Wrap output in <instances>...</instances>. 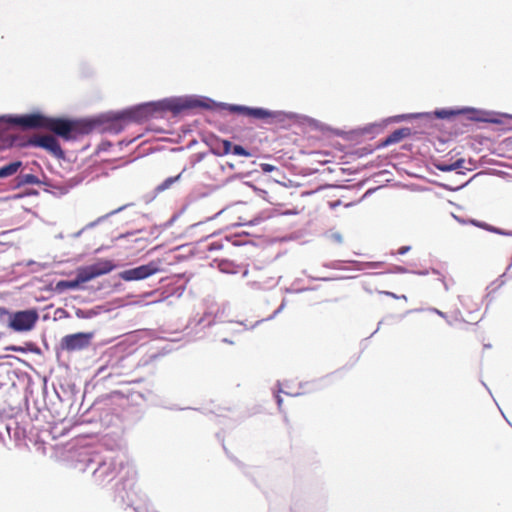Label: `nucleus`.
Returning <instances> with one entry per match:
<instances>
[{"label":"nucleus","instance_id":"obj_1","mask_svg":"<svg viewBox=\"0 0 512 512\" xmlns=\"http://www.w3.org/2000/svg\"><path fill=\"white\" fill-rule=\"evenodd\" d=\"M227 110L255 119H273L277 122L294 120L296 114L284 111H272L262 107L217 102L202 95H183L163 98L158 101L140 103L117 112H107L92 118L69 119L65 117H49L40 112L22 115H0V129L19 127L23 129H46L66 141L75 140L79 136L93 130L119 134L128 123H140L160 112L169 111L173 115L183 112L201 110Z\"/></svg>","mask_w":512,"mask_h":512},{"label":"nucleus","instance_id":"obj_2","mask_svg":"<svg viewBox=\"0 0 512 512\" xmlns=\"http://www.w3.org/2000/svg\"><path fill=\"white\" fill-rule=\"evenodd\" d=\"M73 467L81 472H89L93 482L105 486L118 480L123 469L131 467L125 464L124 458L112 451L100 452L93 447H83L71 456Z\"/></svg>","mask_w":512,"mask_h":512},{"label":"nucleus","instance_id":"obj_3","mask_svg":"<svg viewBox=\"0 0 512 512\" xmlns=\"http://www.w3.org/2000/svg\"><path fill=\"white\" fill-rule=\"evenodd\" d=\"M136 471L133 467L123 469L120 478L113 486L112 499L122 509L131 508L134 512H149L148 503L135 490Z\"/></svg>","mask_w":512,"mask_h":512},{"label":"nucleus","instance_id":"obj_4","mask_svg":"<svg viewBox=\"0 0 512 512\" xmlns=\"http://www.w3.org/2000/svg\"><path fill=\"white\" fill-rule=\"evenodd\" d=\"M430 113L431 117L434 115L438 119H451L458 115H466L470 121L474 122H484V123H493L500 124L501 120L495 117V113L487 110L477 109L473 107H461V108H441L436 109L432 113Z\"/></svg>","mask_w":512,"mask_h":512},{"label":"nucleus","instance_id":"obj_5","mask_svg":"<svg viewBox=\"0 0 512 512\" xmlns=\"http://www.w3.org/2000/svg\"><path fill=\"white\" fill-rule=\"evenodd\" d=\"M0 312L8 315V327L15 332L31 331L39 319V313L35 308L14 312L0 308Z\"/></svg>","mask_w":512,"mask_h":512},{"label":"nucleus","instance_id":"obj_6","mask_svg":"<svg viewBox=\"0 0 512 512\" xmlns=\"http://www.w3.org/2000/svg\"><path fill=\"white\" fill-rule=\"evenodd\" d=\"M113 416L108 409L99 411L96 407H91L84 412L77 420L78 425L90 424L94 426L93 433H99L102 428H107L112 424Z\"/></svg>","mask_w":512,"mask_h":512},{"label":"nucleus","instance_id":"obj_7","mask_svg":"<svg viewBox=\"0 0 512 512\" xmlns=\"http://www.w3.org/2000/svg\"><path fill=\"white\" fill-rule=\"evenodd\" d=\"M161 261H150L147 264H143L131 269L121 271L118 276L124 281H140L144 280L161 271Z\"/></svg>","mask_w":512,"mask_h":512},{"label":"nucleus","instance_id":"obj_8","mask_svg":"<svg viewBox=\"0 0 512 512\" xmlns=\"http://www.w3.org/2000/svg\"><path fill=\"white\" fill-rule=\"evenodd\" d=\"M93 337V332L68 334L61 339L60 345L63 350L68 352L81 351L90 346Z\"/></svg>","mask_w":512,"mask_h":512},{"label":"nucleus","instance_id":"obj_9","mask_svg":"<svg viewBox=\"0 0 512 512\" xmlns=\"http://www.w3.org/2000/svg\"><path fill=\"white\" fill-rule=\"evenodd\" d=\"M29 145L47 150L57 159H64L65 153L57 138L50 135H38L29 140Z\"/></svg>","mask_w":512,"mask_h":512},{"label":"nucleus","instance_id":"obj_10","mask_svg":"<svg viewBox=\"0 0 512 512\" xmlns=\"http://www.w3.org/2000/svg\"><path fill=\"white\" fill-rule=\"evenodd\" d=\"M228 308V304H222L215 312L209 308L204 316L197 320L196 325L211 326L215 322H223L226 318V310Z\"/></svg>","mask_w":512,"mask_h":512},{"label":"nucleus","instance_id":"obj_11","mask_svg":"<svg viewBox=\"0 0 512 512\" xmlns=\"http://www.w3.org/2000/svg\"><path fill=\"white\" fill-rule=\"evenodd\" d=\"M412 134L411 128L409 127H402L394 130L392 133H390L385 139H383L378 145L377 148H385L390 145L399 143L403 139L409 137Z\"/></svg>","mask_w":512,"mask_h":512},{"label":"nucleus","instance_id":"obj_12","mask_svg":"<svg viewBox=\"0 0 512 512\" xmlns=\"http://www.w3.org/2000/svg\"><path fill=\"white\" fill-rule=\"evenodd\" d=\"M328 377L329 376L327 375L325 377L315 379V380H312L309 382L300 383L299 388L301 389V391H297L295 393H290V392L284 391L282 389H279V392H282V393H285V394L291 395V396H299L304 393L317 391V390L322 389L325 386V382L328 379Z\"/></svg>","mask_w":512,"mask_h":512},{"label":"nucleus","instance_id":"obj_13","mask_svg":"<svg viewBox=\"0 0 512 512\" xmlns=\"http://www.w3.org/2000/svg\"><path fill=\"white\" fill-rule=\"evenodd\" d=\"M6 426H9V434H7L8 442L10 446L13 444L14 446L20 445L25 438V430L19 426L18 422L10 419L8 422H5Z\"/></svg>","mask_w":512,"mask_h":512},{"label":"nucleus","instance_id":"obj_14","mask_svg":"<svg viewBox=\"0 0 512 512\" xmlns=\"http://www.w3.org/2000/svg\"><path fill=\"white\" fill-rule=\"evenodd\" d=\"M186 168H184L178 175L166 178L162 183L157 185L154 189V195L147 199V195L144 196L145 203L150 202L157 194L164 192L169 189L174 183L178 182L181 179L182 174L185 172Z\"/></svg>","mask_w":512,"mask_h":512},{"label":"nucleus","instance_id":"obj_15","mask_svg":"<svg viewBox=\"0 0 512 512\" xmlns=\"http://www.w3.org/2000/svg\"><path fill=\"white\" fill-rule=\"evenodd\" d=\"M108 311L109 309H107L104 305H97L88 309L77 308L75 310V315L79 319H92Z\"/></svg>","mask_w":512,"mask_h":512},{"label":"nucleus","instance_id":"obj_16","mask_svg":"<svg viewBox=\"0 0 512 512\" xmlns=\"http://www.w3.org/2000/svg\"><path fill=\"white\" fill-rule=\"evenodd\" d=\"M42 184L46 186L45 192L51 193L56 197H61L67 194V189L64 187L63 181H55L46 179L42 181Z\"/></svg>","mask_w":512,"mask_h":512},{"label":"nucleus","instance_id":"obj_17","mask_svg":"<svg viewBox=\"0 0 512 512\" xmlns=\"http://www.w3.org/2000/svg\"><path fill=\"white\" fill-rule=\"evenodd\" d=\"M76 274L81 284L86 283L99 276L93 264L79 268Z\"/></svg>","mask_w":512,"mask_h":512},{"label":"nucleus","instance_id":"obj_18","mask_svg":"<svg viewBox=\"0 0 512 512\" xmlns=\"http://www.w3.org/2000/svg\"><path fill=\"white\" fill-rule=\"evenodd\" d=\"M464 163L465 160L463 158H459L450 164L443 161H437L434 163V167L442 172H450L464 168Z\"/></svg>","mask_w":512,"mask_h":512},{"label":"nucleus","instance_id":"obj_19","mask_svg":"<svg viewBox=\"0 0 512 512\" xmlns=\"http://www.w3.org/2000/svg\"><path fill=\"white\" fill-rule=\"evenodd\" d=\"M22 165L23 163L20 160L12 161L3 165L0 167V179L16 174Z\"/></svg>","mask_w":512,"mask_h":512},{"label":"nucleus","instance_id":"obj_20","mask_svg":"<svg viewBox=\"0 0 512 512\" xmlns=\"http://www.w3.org/2000/svg\"><path fill=\"white\" fill-rule=\"evenodd\" d=\"M472 225L479 227L481 229H484L486 231H489L491 233L499 234V235H512V231L510 230H504L502 228H498L495 226H492L486 222H482L479 220L471 219L469 221Z\"/></svg>","mask_w":512,"mask_h":512},{"label":"nucleus","instance_id":"obj_21","mask_svg":"<svg viewBox=\"0 0 512 512\" xmlns=\"http://www.w3.org/2000/svg\"><path fill=\"white\" fill-rule=\"evenodd\" d=\"M132 204L129 203V204H125L115 210H112L110 211L109 213L103 215V216H100L98 217L95 221H92V222H89L88 224H86L83 228L84 230H88V229H92L94 227H96L97 225H99L100 223H102L103 221H105L106 219H108L109 217L113 216V215H116L120 212H122L123 210H125L127 207L131 206Z\"/></svg>","mask_w":512,"mask_h":512},{"label":"nucleus","instance_id":"obj_22","mask_svg":"<svg viewBox=\"0 0 512 512\" xmlns=\"http://www.w3.org/2000/svg\"><path fill=\"white\" fill-rule=\"evenodd\" d=\"M211 153L216 156H224L230 153L231 151V141L227 139H222L218 141L217 146H212L210 149Z\"/></svg>","mask_w":512,"mask_h":512},{"label":"nucleus","instance_id":"obj_23","mask_svg":"<svg viewBox=\"0 0 512 512\" xmlns=\"http://www.w3.org/2000/svg\"><path fill=\"white\" fill-rule=\"evenodd\" d=\"M81 285V282L76 275L74 279L71 280H60L56 283L55 290L59 293L65 291L66 289H77Z\"/></svg>","mask_w":512,"mask_h":512},{"label":"nucleus","instance_id":"obj_24","mask_svg":"<svg viewBox=\"0 0 512 512\" xmlns=\"http://www.w3.org/2000/svg\"><path fill=\"white\" fill-rule=\"evenodd\" d=\"M218 268L222 273L236 274L239 270V265L228 259H222L218 262Z\"/></svg>","mask_w":512,"mask_h":512},{"label":"nucleus","instance_id":"obj_25","mask_svg":"<svg viewBox=\"0 0 512 512\" xmlns=\"http://www.w3.org/2000/svg\"><path fill=\"white\" fill-rule=\"evenodd\" d=\"M93 265L96 268L99 276L107 274L115 268V265L112 263V261L107 259H101L96 263H93Z\"/></svg>","mask_w":512,"mask_h":512},{"label":"nucleus","instance_id":"obj_26","mask_svg":"<svg viewBox=\"0 0 512 512\" xmlns=\"http://www.w3.org/2000/svg\"><path fill=\"white\" fill-rule=\"evenodd\" d=\"M84 179V175L79 173L74 175L73 177H70L69 179L64 180L63 184L64 187L67 189V194L70 192L71 189L80 185L84 181Z\"/></svg>","mask_w":512,"mask_h":512},{"label":"nucleus","instance_id":"obj_27","mask_svg":"<svg viewBox=\"0 0 512 512\" xmlns=\"http://www.w3.org/2000/svg\"><path fill=\"white\" fill-rule=\"evenodd\" d=\"M21 264H23L26 267H30V271L33 273H39L51 267L49 263H41L36 262L34 260H27L25 262H22Z\"/></svg>","mask_w":512,"mask_h":512},{"label":"nucleus","instance_id":"obj_28","mask_svg":"<svg viewBox=\"0 0 512 512\" xmlns=\"http://www.w3.org/2000/svg\"><path fill=\"white\" fill-rule=\"evenodd\" d=\"M17 176L20 179V183L22 184V186H25V185H41L42 184V181L37 176H35L34 174L19 173Z\"/></svg>","mask_w":512,"mask_h":512},{"label":"nucleus","instance_id":"obj_29","mask_svg":"<svg viewBox=\"0 0 512 512\" xmlns=\"http://www.w3.org/2000/svg\"><path fill=\"white\" fill-rule=\"evenodd\" d=\"M9 426H6L5 422H0V447L10 449L7 434H9Z\"/></svg>","mask_w":512,"mask_h":512},{"label":"nucleus","instance_id":"obj_30","mask_svg":"<svg viewBox=\"0 0 512 512\" xmlns=\"http://www.w3.org/2000/svg\"><path fill=\"white\" fill-rule=\"evenodd\" d=\"M429 116H430L429 112L412 113V114H400V115H396V116L392 117V120L394 122H401V121H404V120H407V119H411V118H422V117L429 118Z\"/></svg>","mask_w":512,"mask_h":512},{"label":"nucleus","instance_id":"obj_31","mask_svg":"<svg viewBox=\"0 0 512 512\" xmlns=\"http://www.w3.org/2000/svg\"><path fill=\"white\" fill-rule=\"evenodd\" d=\"M230 153H232L233 155H236V156H244V157H250L251 156L250 151H248L244 146L239 145V144L233 145L231 143V151H230Z\"/></svg>","mask_w":512,"mask_h":512},{"label":"nucleus","instance_id":"obj_32","mask_svg":"<svg viewBox=\"0 0 512 512\" xmlns=\"http://www.w3.org/2000/svg\"><path fill=\"white\" fill-rule=\"evenodd\" d=\"M286 306V299H283L281 304L279 305V307L273 312L272 315H270L268 318H266V320H272L274 319L280 312L283 311V309L285 308ZM265 321V319H262V320H259L257 322H255L254 325L251 326V329L256 327L259 323Z\"/></svg>","mask_w":512,"mask_h":512},{"label":"nucleus","instance_id":"obj_33","mask_svg":"<svg viewBox=\"0 0 512 512\" xmlns=\"http://www.w3.org/2000/svg\"><path fill=\"white\" fill-rule=\"evenodd\" d=\"M226 241L231 243L233 246H243L248 243L246 240H244L242 235H235L231 238L227 237Z\"/></svg>","mask_w":512,"mask_h":512},{"label":"nucleus","instance_id":"obj_34","mask_svg":"<svg viewBox=\"0 0 512 512\" xmlns=\"http://www.w3.org/2000/svg\"><path fill=\"white\" fill-rule=\"evenodd\" d=\"M26 346L27 347L13 345V346L8 347L7 349L10 350V351L21 352V353H25L27 351H35L33 349L34 344L28 343Z\"/></svg>","mask_w":512,"mask_h":512},{"label":"nucleus","instance_id":"obj_35","mask_svg":"<svg viewBox=\"0 0 512 512\" xmlns=\"http://www.w3.org/2000/svg\"><path fill=\"white\" fill-rule=\"evenodd\" d=\"M354 263L360 265V267H358V270H362V269H365V268L375 269V268H379L382 265L381 262H364V263H359V262L354 261Z\"/></svg>","mask_w":512,"mask_h":512},{"label":"nucleus","instance_id":"obj_36","mask_svg":"<svg viewBox=\"0 0 512 512\" xmlns=\"http://www.w3.org/2000/svg\"><path fill=\"white\" fill-rule=\"evenodd\" d=\"M223 247H224V244L222 241H214L209 244L208 251L212 252V251L221 250V249H223Z\"/></svg>","mask_w":512,"mask_h":512},{"label":"nucleus","instance_id":"obj_37","mask_svg":"<svg viewBox=\"0 0 512 512\" xmlns=\"http://www.w3.org/2000/svg\"><path fill=\"white\" fill-rule=\"evenodd\" d=\"M205 157L204 153H196L193 154L190 158L192 166H195L197 163L201 162Z\"/></svg>","mask_w":512,"mask_h":512},{"label":"nucleus","instance_id":"obj_38","mask_svg":"<svg viewBox=\"0 0 512 512\" xmlns=\"http://www.w3.org/2000/svg\"><path fill=\"white\" fill-rule=\"evenodd\" d=\"M260 167H261L262 172H264V173H270L274 170H277V167H275L274 165L269 164V163H262V164H260Z\"/></svg>","mask_w":512,"mask_h":512},{"label":"nucleus","instance_id":"obj_39","mask_svg":"<svg viewBox=\"0 0 512 512\" xmlns=\"http://www.w3.org/2000/svg\"><path fill=\"white\" fill-rule=\"evenodd\" d=\"M328 237L338 244H342L343 242V237L339 232H333Z\"/></svg>","mask_w":512,"mask_h":512},{"label":"nucleus","instance_id":"obj_40","mask_svg":"<svg viewBox=\"0 0 512 512\" xmlns=\"http://www.w3.org/2000/svg\"><path fill=\"white\" fill-rule=\"evenodd\" d=\"M21 187H23V186H22V184L20 183V179L18 178V176H16V177L12 180V182H11V184H10V189H12V190H16V189H19V188H21Z\"/></svg>","mask_w":512,"mask_h":512},{"label":"nucleus","instance_id":"obj_41","mask_svg":"<svg viewBox=\"0 0 512 512\" xmlns=\"http://www.w3.org/2000/svg\"><path fill=\"white\" fill-rule=\"evenodd\" d=\"M392 272L398 273V274H405L408 272V269L404 266L395 265L392 269Z\"/></svg>","mask_w":512,"mask_h":512},{"label":"nucleus","instance_id":"obj_42","mask_svg":"<svg viewBox=\"0 0 512 512\" xmlns=\"http://www.w3.org/2000/svg\"><path fill=\"white\" fill-rule=\"evenodd\" d=\"M341 263H342V261L337 260V261H333L329 264H324V266L328 267V268H332V269H341Z\"/></svg>","mask_w":512,"mask_h":512},{"label":"nucleus","instance_id":"obj_43","mask_svg":"<svg viewBox=\"0 0 512 512\" xmlns=\"http://www.w3.org/2000/svg\"><path fill=\"white\" fill-rule=\"evenodd\" d=\"M380 293L381 294H385V295L390 296V297H393L395 299H400V298L405 299V300L407 299L405 295L398 296L395 293L389 292V291H381Z\"/></svg>","mask_w":512,"mask_h":512},{"label":"nucleus","instance_id":"obj_44","mask_svg":"<svg viewBox=\"0 0 512 512\" xmlns=\"http://www.w3.org/2000/svg\"><path fill=\"white\" fill-rule=\"evenodd\" d=\"M111 146V142L109 141H103L101 142V144L99 145V150L100 151H107L109 149V147Z\"/></svg>","mask_w":512,"mask_h":512},{"label":"nucleus","instance_id":"obj_45","mask_svg":"<svg viewBox=\"0 0 512 512\" xmlns=\"http://www.w3.org/2000/svg\"><path fill=\"white\" fill-rule=\"evenodd\" d=\"M411 250V246H402L398 249L397 253L399 255H405L406 253H408L409 251Z\"/></svg>","mask_w":512,"mask_h":512},{"label":"nucleus","instance_id":"obj_46","mask_svg":"<svg viewBox=\"0 0 512 512\" xmlns=\"http://www.w3.org/2000/svg\"><path fill=\"white\" fill-rule=\"evenodd\" d=\"M429 310H430L431 312H433V313H435V314L439 315L440 317H442V318H444V319H447V315H446L444 312H442V311L438 310L437 308H430Z\"/></svg>","mask_w":512,"mask_h":512},{"label":"nucleus","instance_id":"obj_47","mask_svg":"<svg viewBox=\"0 0 512 512\" xmlns=\"http://www.w3.org/2000/svg\"><path fill=\"white\" fill-rule=\"evenodd\" d=\"M160 234V229L159 227L155 226L151 229L150 231V235L153 236L154 238H157Z\"/></svg>","mask_w":512,"mask_h":512},{"label":"nucleus","instance_id":"obj_48","mask_svg":"<svg viewBox=\"0 0 512 512\" xmlns=\"http://www.w3.org/2000/svg\"><path fill=\"white\" fill-rule=\"evenodd\" d=\"M309 290V288H300V289H297V290H292L291 288H286L285 291L287 293H292V292H296V293H300V292H304V291H307Z\"/></svg>","mask_w":512,"mask_h":512},{"label":"nucleus","instance_id":"obj_49","mask_svg":"<svg viewBox=\"0 0 512 512\" xmlns=\"http://www.w3.org/2000/svg\"><path fill=\"white\" fill-rule=\"evenodd\" d=\"M140 232H143V230H142V229H140V230H137V231H133V232H128V233H125V234H121V235L119 236V238H125V237H127V236L134 235V234H136V233H140Z\"/></svg>","mask_w":512,"mask_h":512},{"label":"nucleus","instance_id":"obj_50","mask_svg":"<svg viewBox=\"0 0 512 512\" xmlns=\"http://www.w3.org/2000/svg\"><path fill=\"white\" fill-rule=\"evenodd\" d=\"M275 399H276V402H277L278 408L280 409V408H281V406H282L283 399H282V397H281L279 394H276V395H275Z\"/></svg>","mask_w":512,"mask_h":512},{"label":"nucleus","instance_id":"obj_51","mask_svg":"<svg viewBox=\"0 0 512 512\" xmlns=\"http://www.w3.org/2000/svg\"><path fill=\"white\" fill-rule=\"evenodd\" d=\"M414 273L417 274V275L425 276V275H428L429 270H427V269L419 270V271H415Z\"/></svg>","mask_w":512,"mask_h":512},{"label":"nucleus","instance_id":"obj_52","mask_svg":"<svg viewBox=\"0 0 512 512\" xmlns=\"http://www.w3.org/2000/svg\"><path fill=\"white\" fill-rule=\"evenodd\" d=\"M84 231H85V230H84V228H82L81 230H79V231L75 232L72 236H73L74 238H78V237H80V236L82 235V233H83Z\"/></svg>","mask_w":512,"mask_h":512},{"label":"nucleus","instance_id":"obj_53","mask_svg":"<svg viewBox=\"0 0 512 512\" xmlns=\"http://www.w3.org/2000/svg\"><path fill=\"white\" fill-rule=\"evenodd\" d=\"M310 278L314 279V280H321V281H330V280H332V278H329V277H321V278L310 277Z\"/></svg>","mask_w":512,"mask_h":512},{"label":"nucleus","instance_id":"obj_54","mask_svg":"<svg viewBox=\"0 0 512 512\" xmlns=\"http://www.w3.org/2000/svg\"><path fill=\"white\" fill-rule=\"evenodd\" d=\"M440 281L443 283L444 289H445L446 291H447V290H449V287H448L447 283L445 282V280H444V277H443V276L440 278Z\"/></svg>","mask_w":512,"mask_h":512},{"label":"nucleus","instance_id":"obj_55","mask_svg":"<svg viewBox=\"0 0 512 512\" xmlns=\"http://www.w3.org/2000/svg\"><path fill=\"white\" fill-rule=\"evenodd\" d=\"M37 194H38V192L36 190H30L25 195H37Z\"/></svg>","mask_w":512,"mask_h":512},{"label":"nucleus","instance_id":"obj_56","mask_svg":"<svg viewBox=\"0 0 512 512\" xmlns=\"http://www.w3.org/2000/svg\"><path fill=\"white\" fill-rule=\"evenodd\" d=\"M374 191V189H368L365 194H364V197L368 196V195H371V193Z\"/></svg>","mask_w":512,"mask_h":512},{"label":"nucleus","instance_id":"obj_57","mask_svg":"<svg viewBox=\"0 0 512 512\" xmlns=\"http://www.w3.org/2000/svg\"><path fill=\"white\" fill-rule=\"evenodd\" d=\"M431 272H432L433 274L440 275V272H439L437 269H435V268H432V269H431Z\"/></svg>","mask_w":512,"mask_h":512},{"label":"nucleus","instance_id":"obj_58","mask_svg":"<svg viewBox=\"0 0 512 512\" xmlns=\"http://www.w3.org/2000/svg\"><path fill=\"white\" fill-rule=\"evenodd\" d=\"M226 165H227L230 169H232V170L235 168V166H234V164H233V163H229V162H228Z\"/></svg>","mask_w":512,"mask_h":512},{"label":"nucleus","instance_id":"obj_59","mask_svg":"<svg viewBox=\"0 0 512 512\" xmlns=\"http://www.w3.org/2000/svg\"><path fill=\"white\" fill-rule=\"evenodd\" d=\"M23 196H24V194H18V195H15V196H14V198H15V199H20V198H22Z\"/></svg>","mask_w":512,"mask_h":512},{"label":"nucleus","instance_id":"obj_60","mask_svg":"<svg viewBox=\"0 0 512 512\" xmlns=\"http://www.w3.org/2000/svg\"><path fill=\"white\" fill-rule=\"evenodd\" d=\"M256 223H257V221H256V220H253V221H250V222L248 223V225L253 226V225H255Z\"/></svg>","mask_w":512,"mask_h":512},{"label":"nucleus","instance_id":"obj_61","mask_svg":"<svg viewBox=\"0 0 512 512\" xmlns=\"http://www.w3.org/2000/svg\"><path fill=\"white\" fill-rule=\"evenodd\" d=\"M456 220H458V222H460V223L464 222L463 220L459 219V217H456Z\"/></svg>","mask_w":512,"mask_h":512},{"label":"nucleus","instance_id":"obj_62","mask_svg":"<svg viewBox=\"0 0 512 512\" xmlns=\"http://www.w3.org/2000/svg\"><path fill=\"white\" fill-rule=\"evenodd\" d=\"M456 220H458V222H460V223L464 222L463 220L459 219V217H456Z\"/></svg>","mask_w":512,"mask_h":512},{"label":"nucleus","instance_id":"obj_63","mask_svg":"<svg viewBox=\"0 0 512 512\" xmlns=\"http://www.w3.org/2000/svg\"><path fill=\"white\" fill-rule=\"evenodd\" d=\"M456 220H458V222H460V223L464 222L463 220L459 219V217H456Z\"/></svg>","mask_w":512,"mask_h":512},{"label":"nucleus","instance_id":"obj_64","mask_svg":"<svg viewBox=\"0 0 512 512\" xmlns=\"http://www.w3.org/2000/svg\"><path fill=\"white\" fill-rule=\"evenodd\" d=\"M57 238L62 239V238H63V235H62V234H59V235L57 236Z\"/></svg>","mask_w":512,"mask_h":512}]
</instances>
